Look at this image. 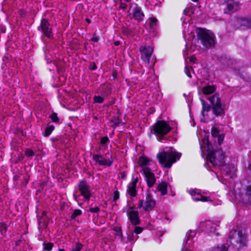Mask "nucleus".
Wrapping results in <instances>:
<instances>
[{"label":"nucleus","instance_id":"1","mask_svg":"<svg viewBox=\"0 0 251 251\" xmlns=\"http://www.w3.org/2000/svg\"><path fill=\"white\" fill-rule=\"evenodd\" d=\"M208 100L210 101V104H207L203 99H201L202 105L201 113L203 116H204L205 111L211 110L215 116L223 117L225 114L226 105L222 102L221 99L218 97V95L215 94L209 97Z\"/></svg>","mask_w":251,"mask_h":251},{"label":"nucleus","instance_id":"2","mask_svg":"<svg viewBox=\"0 0 251 251\" xmlns=\"http://www.w3.org/2000/svg\"><path fill=\"white\" fill-rule=\"evenodd\" d=\"M202 142L207 152V160L214 166H224L225 161L223 151L217 146L215 148L212 147L208 138L204 137Z\"/></svg>","mask_w":251,"mask_h":251},{"label":"nucleus","instance_id":"3","mask_svg":"<svg viewBox=\"0 0 251 251\" xmlns=\"http://www.w3.org/2000/svg\"><path fill=\"white\" fill-rule=\"evenodd\" d=\"M181 153L177 152L173 147H170L167 151L159 152L157 157L162 167L170 168L173 163L179 160Z\"/></svg>","mask_w":251,"mask_h":251},{"label":"nucleus","instance_id":"4","mask_svg":"<svg viewBox=\"0 0 251 251\" xmlns=\"http://www.w3.org/2000/svg\"><path fill=\"white\" fill-rule=\"evenodd\" d=\"M196 32L204 47L209 49L215 46L216 38L213 33L200 27L196 29Z\"/></svg>","mask_w":251,"mask_h":251},{"label":"nucleus","instance_id":"5","mask_svg":"<svg viewBox=\"0 0 251 251\" xmlns=\"http://www.w3.org/2000/svg\"><path fill=\"white\" fill-rule=\"evenodd\" d=\"M226 244H230L234 247L239 244L238 247L239 249L243 247H246L247 237L245 232H243L242 230H233L230 231Z\"/></svg>","mask_w":251,"mask_h":251},{"label":"nucleus","instance_id":"6","mask_svg":"<svg viewBox=\"0 0 251 251\" xmlns=\"http://www.w3.org/2000/svg\"><path fill=\"white\" fill-rule=\"evenodd\" d=\"M171 129V126L164 121H157L153 126L151 127V132L156 135L160 142L165 139V135L169 133Z\"/></svg>","mask_w":251,"mask_h":251},{"label":"nucleus","instance_id":"7","mask_svg":"<svg viewBox=\"0 0 251 251\" xmlns=\"http://www.w3.org/2000/svg\"><path fill=\"white\" fill-rule=\"evenodd\" d=\"M234 27L237 28H243L251 27V15L248 17H237L234 18L232 23Z\"/></svg>","mask_w":251,"mask_h":251},{"label":"nucleus","instance_id":"8","mask_svg":"<svg viewBox=\"0 0 251 251\" xmlns=\"http://www.w3.org/2000/svg\"><path fill=\"white\" fill-rule=\"evenodd\" d=\"M78 187L80 192V196L84 197L85 201H89L91 197V193L90 186L87 182L84 180H81L78 184Z\"/></svg>","mask_w":251,"mask_h":251},{"label":"nucleus","instance_id":"9","mask_svg":"<svg viewBox=\"0 0 251 251\" xmlns=\"http://www.w3.org/2000/svg\"><path fill=\"white\" fill-rule=\"evenodd\" d=\"M141 59L146 64H149L153 52V48L150 46H142L139 48Z\"/></svg>","mask_w":251,"mask_h":251},{"label":"nucleus","instance_id":"10","mask_svg":"<svg viewBox=\"0 0 251 251\" xmlns=\"http://www.w3.org/2000/svg\"><path fill=\"white\" fill-rule=\"evenodd\" d=\"M38 30H41L42 32L48 38H53L52 34V29L47 19H42L40 25L38 27Z\"/></svg>","mask_w":251,"mask_h":251},{"label":"nucleus","instance_id":"11","mask_svg":"<svg viewBox=\"0 0 251 251\" xmlns=\"http://www.w3.org/2000/svg\"><path fill=\"white\" fill-rule=\"evenodd\" d=\"M226 7L224 8L225 14H230L238 11L240 9V3L234 0H225Z\"/></svg>","mask_w":251,"mask_h":251},{"label":"nucleus","instance_id":"12","mask_svg":"<svg viewBox=\"0 0 251 251\" xmlns=\"http://www.w3.org/2000/svg\"><path fill=\"white\" fill-rule=\"evenodd\" d=\"M143 174L144 175L148 186L150 188L156 182L154 174L151 172V169L148 167L144 168Z\"/></svg>","mask_w":251,"mask_h":251},{"label":"nucleus","instance_id":"13","mask_svg":"<svg viewBox=\"0 0 251 251\" xmlns=\"http://www.w3.org/2000/svg\"><path fill=\"white\" fill-rule=\"evenodd\" d=\"M133 6V7L132 10V18L134 19L138 22L143 21L145 15L141 7L138 6L137 4H134Z\"/></svg>","mask_w":251,"mask_h":251},{"label":"nucleus","instance_id":"14","mask_svg":"<svg viewBox=\"0 0 251 251\" xmlns=\"http://www.w3.org/2000/svg\"><path fill=\"white\" fill-rule=\"evenodd\" d=\"M93 158L94 161L100 166H111L113 162L112 157L110 159L107 160L103 155L100 154H95L93 155Z\"/></svg>","mask_w":251,"mask_h":251},{"label":"nucleus","instance_id":"15","mask_svg":"<svg viewBox=\"0 0 251 251\" xmlns=\"http://www.w3.org/2000/svg\"><path fill=\"white\" fill-rule=\"evenodd\" d=\"M196 232L195 231H190L186 234L187 237V240L185 243L183 244V248L181 251H192L190 249V245L192 243V239L195 236Z\"/></svg>","mask_w":251,"mask_h":251},{"label":"nucleus","instance_id":"16","mask_svg":"<svg viewBox=\"0 0 251 251\" xmlns=\"http://www.w3.org/2000/svg\"><path fill=\"white\" fill-rule=\"evenodd\" d=\"M127 215L131 223L133 225H137L140 224V220L139 218L138 212L137 211L132 210L130 212L127 211Z\"/></svg>","mask_w":251,"mask_h":251},{"label":"nucleus","instance_id":"17","mask_svg":"<svg viewBox=\"0 0 251 251\" xmlns=\"http://www.w3.org/2000/svg\"><path fill=\"white\" fill-rule=\"evenodd\" d=\"M155 201L152 200L151 195L148 194L146 197V202L144 203V209L145 211L151 210L155 206Z\"/></svg>","mask_w":251,"mask_h":251},{"label":"nucleus","instance_id":"18","mask_svg":"<svg viewBox=\"0 0 251 251\" xmlns=\"http://www.w3.org/2000/svg\"><path fill=\"white\" fill-rule=\"evenodd\" d=\"M192 197L193 199L195 201H208V198L202 196L199 193L196 192L194 190H191L189 192Z\"/></svg>","mask_w":251,"mask_h":251},{"label":"nucleus","instance_id":"19","mask_svg":"<svg viewBox=\"0 0 251 251\" xmlns=\"http://www.w3.org/2000/svg\"><path fill=\"white\" fill-rule=\"evenodd\" d=\"M205 230L207 232L209 233H215L217 228L219 227L215 223H212L210 221L206 222L205 223Z\"/></svg>","mask_w":251,"mask_h":251},{"label":"nucleus","instance_id":"20","mask_svg":"<svg viewBox=\"0 0 251 251\" xmlns=\"http://www.w3.org/2000/svg\"><path fill=\"white\" fill-rule=\"evenodd\" d=\"M216 90V86L207 85L206 86L203 87L202 92L204 95H210L215 92Z\"/></svg>","mask_w":251,"mask_h":251},{"label":"nucleus","instance_id":"21","mask_svg":"<svg viewBox=\"0 0 251 251\" xmlns=\"http://www.w3.org/2000/svg\"><path fill=\"white\" fill-rule=\"evenodd\" d=\"M168 183L166 182H162L158 184L157 189L161 192V195L163 196L167 193Z\"/></svg>","mask_w":251,"mask_h":251},{"label":"nucleus","instance_id":"22","mask_svg":"<svg viewBox=\"0 0 251 251\" xmlns=\"http://www.w3.org/2000/svg\"><path fill=\"white\" fill-rule=\"evenodd\" d=\"M103 90L101 94L104 97H108L111 93V87L110 84L104 85L102 87Z\"/></svg>","mask_w":251,"mask_h":251},{"label":"nucleus","instance_id":"23","mask_svg":"<svg viewBox=\"0 0 251 251\" xmlns=\"http://www.w3.org/2000/svg\"><path fill=\"white\" fill-rule=\"evenodd\" d=\"M222 62L225 66H228L235 63V61L229 57H225L222 59Z\"/></svg>","mask_w":251,"mask_h":251},{"label":"nucleus","instance_id":"24","mask_svg":"<svg viewBox=\"0 0 251 251\" xmlns=\"http://www.w3.org/2000/svg\"><path fill=\"white\" fill-rule=\"evenodd\" d=\"M149 161V160L145 157L142 156L140 158L139 160V163L140 166L142 168L143 170L145 167H147V166L148 165Z\"/></svg>","mask_w":251,"mask_h":251},{"label":"nucleus","instance_id":"25","mask_svg":"<svg viewBox=\"0 0 251 251\" xmlns=\"http://www.w3.org/2000/svg\"><path fill=\"white\" fill-rule=\"evenodd\" d=\"M127 193H128L131 197H135L137 195L136 188L132 187L128 185L127 189Z\"/></svg>","mask_w":251,"mask_h":251},{"label":"nucleus","instance_id":"26","mask_svg":"<svg viewBox=\"0 0 251 251\" xmlns=\"http://www.w3.org/2000/svg\"><path fill=\"white\" fill-rule=\"evenodd\" d=\"M210 251H227V247L224 244L221 246H218L217 247L212 248Z\"/></svg>","mask_w":251,"mask_h":251},{"label":"nucleus","instance_id":"27","mask_svg":"<svg viewBox=\"0 0 251 251\" xmlns=\"http://www.w3.org/2000/svg\"><path fill=\"white\" fill-rule=\"evenodd\" d=\"M54 129V126L53 125H50L47 127L45 130L44 135L46 137H48L50 135L52 131Z\"/></svg>","mask_w":251,"mask_h":251},{"label":"nucleus","instance_id":"28","mask_svg":"<svg viewBox=\"0 0 251 251\" xmlns=\"http://www.w3.org/2000/svg\"><path fill=\"white\" fill-rule=\"evenodd\" d=\"M122 120H120L118 117H114L111 120V122L113 123V125L111 126L115 128L117 126H119L121 123Z\"/></svg>","mask_w":251,"mask_h":251},{"label":"nucleus","instance_id":"29","mask_svg":"<svg viewBox=\"0 0 251 251\" xmlns=\"http://www.w3.org/2000/svg\"><path fill=\"white\" fill-rule=\"evenodd\" d=\"M44 250L50 251L51 250L53 247V244L50 242H46L45 241L44 242L43 244Z\"/></svg>","mask_w":251,"mask_h":251},{"label":"nucleus","instance_id":"30","mask_svg":"<svg viewBox=\"0 0 251 251\" xmlns=\"http://www.w3.org/2000/svg\"><path fill=\"white\" fill-rule=\"evenodd\" d=\"M50 117L53 122L55 123H59L60 119L57 116V113H53L50 116Z\"/></svg>","mask_w":251,"mask_h":251},{"label":"nucleus","instance_id":"31","mask_svg":"<svg viewBox=\"0 0 251 251\" xmlns=\"http://www.w3.org/2000/svg\"><path fill=\"white\" fill-rule=\"evenodd\" d=\"M82 214V211L79 209H75L71 215V219H75V218Z\"/></svg>","mask_w":251,"mask_h":251},{"label":"nucleus","instance_id":"32","mask_svg":"<svg viewBox=\"0 0 251 251\" xmlns=\"http://www.w3.org/2000/svg\"><path fill=\"white\" fill-rule=\"evenodd\" d=\"M110 142L107 136L102 137L100 139V144L103 146H107V144Z\"/></svg>","mask_w":251,"mask_h":251},{"label":"nucleus","instance_id":"33","mask_svg":"<svg viewBox=\"0 0 251 251\" xmlns=\"http://www.w3.org/2000/svg\"><path fill=\"white\" fill-rule=\"evenodd\" d=\"M94 103H101L104 101V99L100 96H95L93 98Z\"/></svg>","mask_w":251,"mask_h":251},{"label":"nucleus","instance_id":"34","mask_svg":"<svg viewBox=\"0 0 251 251\" xmlns=\"http://www.w3.org/2000/svg\"><path fill=\"white\" fill-rule=\"evenodd\" d=\"M7 229V226L5 224L0 223V231L1 234L5 233Z\"/></svg>","mask_w":251,"mask_h":251},{"label":"nucleus","instance_id":"35","mask_svg":"<svg viewBox=\"0 0 251 251\" xmlns=\"http://www.w3.org/2000/svg\"><path fill=\"white\" fill-rule=\"evenodd\" d=\"M157 22V20L155 18H154V17L151 18L150 19V27L151 28H154V27L156 25Z\"/></svg>","mask_w":251,"mask_h":251},{"label":"nucleus","instance_id":"36","mask_svg":"<svg viewBox=\"0 0 251 251\" xmlns=\"http://www.w3.org/2000/svg\"><path fill=\"white\" fill-rule=\"evenodd\" d=\"M25 154L27 156L30 157L34 155V152L31 149H27L25 151Z\"/></svg>","mask_w":251,"mask_h":251},{"label":"nucleus","instance_id":"37","mask_svg":"<svg viewBox=\"0 0 251 251\" xmlns=\"http://www.w3.org/2000/svg\"><path fill=\"white\" fill-rule=\"evenodd\" d=\"M219 131L218 129H217V128L214 127H212V130H211V134L213 137L218 136V135H219Z\"/></svg>","mask_w":251,"mask_h":251},{"label":"nucleus","instance_id":"38","mask_svg":"<svg viewBox=\"0 0 251 251\" xmlns=\"http://www.w3.org/2000/svg\"><path fill=\"white\" fill-rule=\"evenodd\" d=\"M82 247V245L80 243H77L75 247L73 248L71 251H80Z\"/></svg>","mask_w":251,"mask_h":251},{"label":"nucleus","instance_id":"39","mask_svg":"<svg viewBox=\"0 0 251 251\" xmlns=\"http://www.w3.org/2000/svg\"><path fill=\"white\" fill-rule=\"evenodd\" d=\"M224 138V135L223 134H221L218 136V143L219 145H221L223 142Z\"/></svg>","mask_w":251,"mask_h":251},{"label":"nucleus","instance_id":"40","mask_svg":"<svg viewBox=\"0 0 251 251\" xmlns=\"http://www.w3.org/2000/svg\"><path fill=\"white\" fill-rule=\"evenodd\" d=\"M143 231V228L140 226H135L134 227L133 232H135L136 234H139L141 233Z\"/></svg>","mask_w":251,"mask_h":251},{"label":"nucleus","instance_id":"41","mask_svg":"<svg viewBox=\"0 0 251 251\" xmlns=\"http://www.w3.org/2000/svg\"><path fill=\"white\" fill-rule=\"evenodd\" d=\"M120 194L118 191H116L114 192V196L113 199V201H116L118 199H119Z\"/></svg>","mask_w":251,"mask_h":251},{"label":"nucleus","instance_id":"42","mask_svg":"<svg viewBox=\"0 0 251 251\" xmlns=\"http://www.w3.org/2000/svg\"><path fill=\"white\" fill-rule=\"evenodd\" d=\"M89 211L92 213H99L100 211V209L98 207H96L94 208L90 207Z\"/></svg>","mask_w":251,"mask_h":251},{"label":"nucleus","instance_id":"43","mask_svg":"<svg viewBox=\"0 0 251 251\" xmlns=\"http://www.w3.org/2000/svg\"><path fill=\"white\" fill-rule=\"evenodd\" d=\"M138 181V178L134 179L129 185V186L132 187L136 188V184Z\"/></svg>","mask_w":251,"mask_h":251},{"label":"nucleus","instance_id":"44","mask_svg":"<svg viewBox=\"0 0 251 251\" xmlns=\"http://www.w3.org/2000/svg\"><path fill=\"white\" fill-rule=\"evenodd\" d=\"M128 239L130 241H133L134 240V232H133V231H130V233L128 235Z\"/></svg>","mask_w":251,"mask_h":251},{"label":"nucleus","instance_id":"45","mask_svg":"<svg viewBox=\"0 0 251 251\" xmlns=\"http://www.w3.org/2000/svg\"><path fill=\"white\" fill-rule=\"evenodd\" d=\"M99 40V37L96 36V33H94L93 37L91 38V41L94 42H98Z\"/></svg>","mask_w":251,"mask_h":251},{"label":"nucleus","instance_id":"46","mask_svg":"<svg viewBox=\"0 0 251 251\" xmlns=\"http://www.w3.org/2000/svg\"><path fill=\"white\" fill-rule=\"evenodd\" d=\"M185 72L188 76L190 78L192 77L191 75L190 74V70L187 66H185Z\"/></svg>","mask_w":251,"mask_h":251},{"label":"nucleus","instance_id":"47","mask_svg":"<svg viewBox=\"0 0 251 251\" xmlns=\"http://www.w3.org/2000/svg\"><path fill=\"white\" fill-rule=\"evenodd\" d=\"M89 68L91 70H95L97 69V67L96 64L94 62H93L92 63H90V65L89 66Z\"/></svg>","mask_w":251,"mask_h":251},{"label":"nucleus","instance_id":"48","mask_svg":"<svg viewBox=\"0 0 251 251\" xmlns=\"http://www.w3.org/2000/svg\"><path fill=\"white\" fill-rule=\"evenodd\" d=\"M126 7L127 5L125 3L122 1L120 3V8L121 9H125L126 8Z\"/></svg>","mask_w":251,"mask_h":251},{"label":"nucleus","instance_id":"49","mask_svg":"<svg viewBox=\"0 0 251 251\" xmlns=\"http://www.w3.org/2000/svg\"><path fill=\"white\" fill-rule=\"evenodd\" d=\"M118 74L116 71H113L112 72V76L113 77V79H115L117 77Z\"/></svg>","mask_w":251,"mask_h":251},{"label":"nucleus","instance_id":"50","mask_svg":"<svg viewBox=\"0 0 251 251\" xmlns=\"http://www.w3.org/2000/svg\"><path fill=\"white\" fill-rule=\"evenodd\" d=\"M115 230L117 232L118 235H122V230L121 228L115 229Z\"/></svg>","mask_w":251,"mask_h":251},{"label":"nucleus","instance_id":"51","mask_svg":"<svg viewBox=\"0 0 251 251\" xmlns=\"http://www.w3.org/2000/svg\"><path fill=\"white\" fill-rule=\"evenodd\" d=\"M144 203L143 202V201L140 200L139 201V204H138V207L140 208L141 207H143L144 208Z\"/></svg>","mask_w":251,"mask_h":251},{"label":"nucleus","instance_id":"52","mask_svg":"<svg viewBox=\"0 0 251 251\" xmlns=\"http://www.w3.org/2000/svg\"><path fill=\"white\" fill-rule=\"evenodd\" d=\"M183 13L185 15H189V9H185L183 11Z\"/></svg>","mask_w":251,"mask_h":251},{"label":"nucleus","instance_id":"53","mask_svg":"<svg viewBox=\"0 0 251 251\" xmlns=\"http://www.w3.org/2000/svg\"><path fill=\"white\" fill-rule=\"evenodd\" d=\"M196 60V57H193V56L191 57V58L190 59V61L191 62H193L194 63L195 62Z\"/></svg>","mask_w":251,"mask_h":251},{"label":"nucleus","instance_id":"54","mask_svg":"<svg viewBox=\"0 0 251 251\" xmlns=\"http://www.w3.org/2000/svg\"><path fill=\"white\" fill-rule=\"evenodd\" d=\"M121 176L123 178H124L126 176V174L125 172H123L121 173Z\"/></svg>","mask_w":251,"mask_h":251},{"label":"nucleus","instance_id":"55","mask_svg":"<svg viewBox=\"0 0 251 251\" xmlns=\"http://www.w3.org/2000/svg\"><path fill=\"white\" fill-rule=\"evenodd\" d=\"M73 196H74V197L75 200L76 201H78V200H77V196L76 195V194H75V193L74 194Z\"/></svg>","mask_w":251,"mask_h":251},{"label":"nucleus","instance_id":"56","mask_svg":"<svg viewBox=\"0 0 251 251\" xmlns=\"http://www.w3.org/2000/svg\"><path fill=\"white\" fill-rule=\"evenodd\" d=\"M120 44V41H115V42H114V45H115V46H119Z\"/></svg>","mask_w":251,"mask_h":251},{"label":"nucleus","instance_id":"57","mask_svg":"<svg viewBox=\"0 0 251 251\" xmlns=\"http://www.w3.org/2000/svg\"><path fill=\"white\" fill-rule=\"evenodd\" d=\"M19 176H18L16 175V176H14V179L15 180H17L19 179Z\"/></svg>","mask_w":251,"mask_h":251},{"label":"nucleus","instance_id":"58","mask_svg":"<svg viewBox=\"0 0 251 251\" xmlns=\"http://www.w3.org/2000/svg\"><path fill=\"white\" fill-rule=\"evenodd\" d=\"M42 224V221L41 220V219H39L38 220V225H39V226H42L43 225H41Z\"/></svg>","mask_w":251,"mask_h":251},{"label":"nucleus","instance_id":"59","mask_svg":"<svg viewBox=\"0 0 251 251\" xmlns=\"http://www.w3.org/2000/svg\"><path fill=\"white\" fill-rule=\"evenodd\" d=\"M134 209V206H129V208H128V209L129 210H131V211L133 210Z\"/></svg>","mask_w":251,"mask_h":251},{"label":"nucleus","instance_id":"60","mask_svg":"<svg viewBox=\"0 0 251 251\" xmlns=\"http://www.w3.org/2000/svg\"><path fill=\"white\" fill-rule=\"evenodd\" d=\"M124 32L125 33H129L128 29H125V30H124Z\"/></svg>","mask_w":251,"mask_h":251},{"label":"nucleus","instance_id":"61","mask_svg":"<svg viewBox=\"0 0 251 251\" xmlns=\"http://www.w3.org/2000/svg\"><path fill=\"white\" fill-rule=\"evenodd\" d=\"M86 21L88 23H90L91 22V21L90 19H86Z\"/></svg>","mask_w":251,"mask_h":251},{"label":"nucleus","instance_id":"62","mask_svg":"<svg viewBox=\"0 0 251 251\" xmlns=\"http://www.w3.org/2000/svg\"><path fill=\"white\" fill-rule=\"evenodd\" d=\"M58 251H65L64 249H59Z\"/></svg>","mask_w":251,"mask_h":251},{"label":"nucleus","instance_id":"63","mask_svg":"<svg viewBox=\"0 0 251 251\" xmlns=\"http://www.w3.org/2000/svg\"><path fill=\"white\" fill-rule=\"evenodd\" d=\"M192 1H194V2H197L199 0H192Z\"/></svg>","mask_w":251,"mask_h":251},{"label":"nucleus","instance_id":"64","mask_svg":"<svg viewBox=\"0 0 251 251\" xmlns=\"http://www.w3.org/2000/svg\"><path fill=\"white\" fill-rule=\"evenodd\" d=\"M130 201H127V205L129 206V203Z\"/></svg>","mask_w":251,"mask_h":251}]
</instances>
